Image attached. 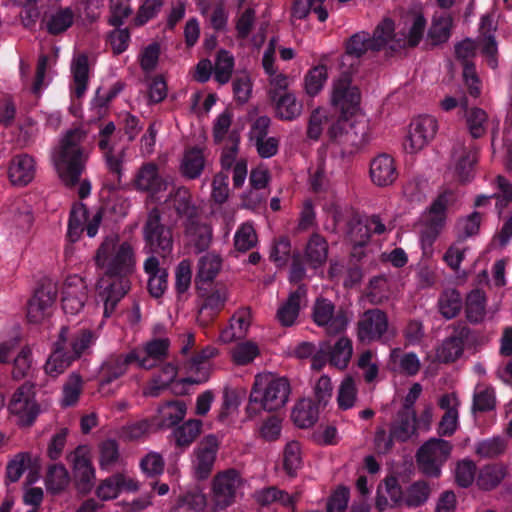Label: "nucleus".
Wrapping results in <instances>:
<instances>
[{"mask_svg":"<svg viewBox=\"0 0 512 512\" xmlns=\"http://www.w3.org/2000/svg\"><path fill=\"white\" fill-rule=\"evenodd\" d=\"M135 253L129 242L119 243V236L111 234L104 238L98 247V268L104 269L111 279L107 286L98 280L99 293L104 301L103 317L109 318L119 301L127 294L130 286L127 277L134 272Z\"/></svg>","mask_w":512,"mask_h":512,"instance_id":"nucleus-1","label":"nucleus"},{"mask_svg":"<svg viewBox=\"0 0 512 512\" xmlns=\"http://www.w3.org/2000/svg\"><path fill=\"white\" fill-rule=\"evenodd\" d=\"M170 339L153 337L141 350L134 349L128 354L110 356L98 369V394L108 396L120 387L118 379L124 375L132 363L145 370L155 368L169 356Z\"/></svg>","mask_w":512,"mask_h":512,"instance_id":"nucleus-2","label":"nucleus"},{"mask_svg":"<svg viewBox=\"0 0 512 512\" xmlns=\"http://www.w3.org/2000/svg\"><path fill=\"white\" fill-rule=\"evenodd\" d=\"M290 394V383L285 377L272 373L257 374L250 391L246 406L248 418L262 411L273 412L285 406Z\"/></svg>","mask_w":512,"mask_h":512,"instance_id":"nucleus-3","label":"nucleus"},{"mask_svg":"<svg viewBox=\"0 0 512 512\" xmlns=\"http://www.w3.org/2000/svg\"><path fill=\"white\" fill-rule=\"evenodd\" d=\"M394 22L386 18L375 28L373 35L368 32H358L353 34L345 44V54L341 56L340 69L349 68V64L353 63L354 72L358 68V60L368 51H380L390 41L393 40Z\"/></svg>","mask_w":512,"mask_h":512,"instance_id":"nucleus-4","label":"nucleus"},{"mask_svg":"<svg viewBox=\"0 0 512 512\" xmlns=\"http://www.w3.org/2000/svg\"><path fill=\"white\" fill-rule=\"evenodd\" d=\"M85 133L80 129L69 131L53 154L59 178L66 186H73L83 169L84 154L80 147Z\"/></svg>","mask_w":512,"mask_h":512,"instance_id":"nucleus-5","label":"nucleus"},{"mask_svg":"<svg viewBox=\"0 0 512 512\" xmlns=\"http://www.w3.org/2000/svg\"><path fill=\"white\" fill-rule=\"evenodd\" d=\"M353 66L350 63L349 68L340 69L339 76L332 83L331 104L344 115H355L360 108L361 91L353 84Z\"/></svg>","mask_w":512,"mask_h":512,"instance_id":"nucleus-6","label":"nucleus"},{"mask_svg":"<svg viewBox=\"0 0 512 512\" xmlns=\"http://www.w3.org/2000/svg\"><path fill=\"white\" fill-rule=\"evenodd\" d=\"M143 238L145 248L149 252L163 258L171 255L174 244L173 230L172 227L162 222L160 211L157 208H153L148 213L143 226Z\"/></svg>","mask_w":512,"mask_h":512,"instance_id":"nucleus-7","label":"nucleus"},{"mask_svg":"<svg viewBox=\"0 0 512 512\" xmlns=\"http://www.w3.org/2000/svg\"><path fill=\"white\" fill-rule=\"evenodd\" d=\"M8 410L19 426H31L40 414L32 384L24 383L12 395Z\"/></svg>","mask_w":512,"mask_h":512,"instance_id":"nucleus-8","label":"nucleus"},{"mask_svg":"<svg viewBox=\"0 0 512 512\" xmlns=\"http://www.w3.org/2000/svg\"><path fill=\"white\" fill-rule=\"evenodd\" d=\"M312 319L318 327L324 328L328 335H338L346 330L348 317L342 308L324 297H318L312 308Z\"/></svg>","mask_w":512,"mask_h":512,"instance_id":"nucleus-9","label":"nucleus"},{"mask_svg":"<svg viewBox=\"0 0 512 512\" xmlns=\"http://www.w3.org/2000/svg\"><path fill=\"white\" fill-rule=\"evenodd\" d=\"M448 441L432 438L425 442L417 451L416 461L422 472L431 477L440 475V466L451 452Z\"/></svg>","mask_w":512,"mask_h":512,"instance_id":"nucleus-10","label":"nucleus"},{"mask_svg":"<svg viewBox=\"0 0 512 512\" xmlns=\"http://www.w3.org/2000/svg\"><path fill=\"white\" fill-rule=\"evenodd\" d=\"M197 290L201 299L197 321L200 325L208 326L224 308L227 301V289L218 285L206 288L203 284H198Z\"/></svg>","mask_w":512,"mask_h":512,"instance_id":"nucleus-11","label":"nucleus"},{"mask_svg":"<svg viewBox=\"0 0 512 512\" xmlns=\"http://www.w3.org/2000/svg\"><path fill=\"white\" fill-rule=\"evenodd\" d=\"M220 442L216 435L204 436L194 449L192 461L193 475L196 480L203 481L210 477Z\"/></svg>","mask_w":512,"mask_h":512,"instance_id":"nucleus-12","label":"nucleus"},{"mask_svg":"<svg viewBox=\"0 0 512 512\" xmlns=\"http://www.w3.org/2000/svg\"><path fill=\"white\" fill-rule=\"evenodd\" d=\"M115 131L116 126L114 122H104L98 116V148L104 151L106 168L119 184L121 182L124 150L118 153L113 151L111 137Z\"/></svg>","mask_w":512,"mask_h":512,"instance_id":"nucleus-13","label":"nucleus"},{"mask_svg":"<svg viewBox=\"0 0 512 512\" xmlns=\"http://www.w3.org/2000/svg\"><path fill=\"white\" fill-rule=\"evenodd\" d=\"M67 458L72 465L79 492L83 494L90 492L93 488L94 478L92 448L87 445H79Z\"/></svg>","mask_w":512,"mask_h":512,"instance_id":"nucleus-14","label":"nucleus"},{"mask_svg":"<svg viewBox=\"0 0 512 512\" xmlns=\"http://www.w3.org/2000/svg\"><path fill=\"white\" fill-rule=\"evenodd\" d=\"M386 491L395 505L401 503L407 507L416 508L423 505L430 493L429 486L424 481H417L411 484L403 493L396 478L391 477L385 480Z\"/></svg>","mask_w":512,"mask_h":512,"instance_id":"nucleus-15","label":"nucleus"},{"mask_svg":"<svg viewBox=\"0 0 512 512\" xmlns=\"http://www.w3.org/2000/svg\"><path fill=\"white\" fill-rule=\"evenodd\" d=\"M241 482L239 473L229 469L218 473L212 481V498L215 510H224L235 502L236 489Z\"/></svg>","mask_w":512,"mask_h":512,"instance_id":"nucleus-16","label":"nucleus"},{"mask_svg":"<svg viewBox=\"0 0 512 512\" xmlns=\"http://www.w3.org/2000/svg\"><path fill=\"white\" fill-rule=\"evenodd\" d=\"M389 321L387 314L379 308L366 310L357 323V335L362 342L381 340L387 333Z\"/></svg>","mask_w":512,"mask_h":512,"instance_id":"nucleus-17","label":"nucleus"},{"mask_svg":"<svg viewBox=\"0 0 512 512\" xmlns=\"http://www.w3.org/2000/svg\"><path fill=\"white\" fill-rule=\"evenodd\" d=\"M438 130L437 120L430 115H422L414 119L410 124L408 136L404 147L410 153L424 148L436 135Z\"/></svg>","mask_w":512,"mask_h":512,"instance_id":"nucleus-18","label":"nucleus"},{"mask_svg":"<svg viewBox=\"0 0 512 512\" xmlns=\"http://www.w3.org/2000/svg\"><path fill=\"white\" fill-rule=\"evenodd\" d=\"M56 300V289L52 285L38 288L28 302L27 319L30 323L39 324L45 321L53 311Z\"/></svg>","mask_w":512,"mask_h":512,"instance_id":"nucleus-19","label":"nucleus"},{"mask_svg":"<svg viewBox=\"0 0 512 512\" xmlns=\"http://www.w3.org/2000/svg\"><path fill=\"white\" fill-rule=\"evenodd\" d=\"M85 230L91 238L96 235V212L90 211L83 203H77L70 212L67 231L69 241L76 242Z\"/></svg>","mask_w":512,"mask_h":512,"instance_id":"nucleus-20","label":"nucleus"},{"mask_svg":"<svg viewBox=\"0 0 512 512\" xmlns=\"http://www.w3.org/2000/svg\"><path fill=\"white\" fill-rule=\"evenodd\" d=\"M307 293L306 285L300 284L279 305L276 312V320L282 327H292L297 323L301 308L307 304Z\"/></svg>","mask_w":512,"mask_h":512,"instance_id":"nucleus-21","label":"nucleus"},{"mask_svg":"<svg viewBox=\"0 0 512 512\" xmlns=\"http://www.w3.org/2000/svg\"><path fill=\"white\" fill-rule=\"evenodd\" d=\"M87 287L84 280L77 276H69L63 287L62 309L67 315H76L84 307L87 299Z\"/></svg>","mask_w":512,"mask_h":512,"instance_id":"nucleus-22","label":"nucleus"},{"mask_svg":"<svg viewBox=\"0 0 512 512\" xmlns=\"http://www.w3.org/2000/svg\"><path fill=\"white\" fill-rule=\"evenodd\" d=\"M369 176L377 187L391 186L399 176L395 159L387 153L378 154L370 161Z\"/></svg>","mask_w":512,"mask_h":512,"instance_id":"nucleus-23","label":"nucleus"},{"mask_svg":"<svg viewBox=\"0 0 512 512\" xmlns=\"http://www.w3.org/2000/svg\"><path fill=\"white\" fill-rule=\"evenodd\" d=\"M470 334V329L466 326H457L453 333L443 340L438 347L436 355L440 362L451 363L456 361L464 351V344Z\"/></svg>","mask_w":512,"mask_h":512,"instance_id":"nucleus-24","label":"nucleus"},{"mask_svg":"<svg viewBox=\"0 0 512 512\" xmlns=\"http://www.w3.org/2000/svg\"><path fill=\"white\" fill-rule=\"evenodd\" d=\"M269 97L274 104L275 116L282 121L297 119L303 110V103L292 92L279 93L269 91Z\"/></svg>","mask_w":512,"mask_h":512,"instance_id":"nucleus-25","label":"nucleus"},{"mask_svg":"<svg viewBox=\"0 0 512 512\" xmlns=\"http://www.w3.org/2000/svg\"><path fill=\"white\" fill-rule=\"evenodd\" d=\"M67 341V327H62L53 351L44 366L45 372L52 377H57L63 373L73 362L65 351Z\"/></svg>","mask_w":512,"mask_h":512,"instance_id":"nucleus-26","label":"nucleus"},{"mask_svg":"<svg viewBox=\"0 0 512 512\" xmlns=\"http://www.w3.org/2000/svg\"><path fill=\"white\" fill-rule=\"evenodd\" d=\"M184 233L187 245L193 248L196 254L205 252L212 242L213 230L206 223H201L197 219L185 221Z\"/></svg>","mask_w":512,"mask_h":512,"instance_id":"nucleus-27","label":"nucleus"},{"mask_svg":"<svg viewBox=\"0 0 512 512\" xmlns=\"http://www.w3.org/2000/svg\"><path fill=\"white\" fill-rule=\"evenodd\" d=\"M135 188L155 196L166 190L167 182L159 175L158 167L153 162L145 163L138 170L134 179Z\"/></svg>","mask_w":512,"mask_h":512,"instance_id":"nucleus-28","label":"nucleus"},{"mask_svg":"<svg viewBox=\"0 0 512 512\" xmlns=\"http://www.w3.org/2000/svg\"><path fill=\"white\" fill-rule=\"evenodd\" d=\"M8 176L13 185H27L35 176L34 159L27 154L15 156L10 162Z\"/></svg>","mask_w":512,"mask_h":512,"instance_id":"nucleus-29","label":"nucleus"},{"mask_svg":"<svg viewBox=\"0 0 512 512\" xmlns=\"http://www.w3.org/2000/svg\"><path fill=\"white\" fill-rule=\"evenodd\" d=\"M186 404L180 400H171L163 403L158 409L155 425L159 429H169L177 426L185 417Z\"/></svg>","mask_w":512,"mask_h":512,"instance_id":"nucleus-30","label":"nucleus"},{"mask_svg":"<svg viewBox=\"0 0 512 512\" xmlns=\"http://www.w3.org/2000/svg\"><path fill=\"white\" fill-rule=\"evenodd\" d=\"M455 194L452 190H445L432 202L429 209V219L426 226L440 233L445 225L447 207L455 202Z\"/></svg>","mask_w":512,"mask_h":512,"instance_id":"nucleus-31","label":"nucleus"},{"mask_svg":"<svg viewBox=\"0 0 512 512\" xmlns=\"http://www.w3.org/2000/svg\"><path fill=\"white\" fill-rule=\"evenodd\" d=\"M319 405L316 401L310 398H303L299 400L291 414V418L296 426L299 428H309L313 426L319 417Z\"/></svg>","mask_w":512,"mask_h":512,"instance_id":"nucleus-32","label":"nucleus"},{"mask_svg":"<svg viewBox=\"0 0 512 512\" xmlns=\"http://www.w3.org/2000/svg\"><path fill=\"white\" fill-rule=\"evenodd\" d=\"M417 415L398 411L396 418L390 424V432L397 442H406L417 431Z\"/></svg>","mask_w":512,"mask_h":512,"instance_id":"nucleus-33","label":"nucleus"},{"mask_svg":"<svg viewBox=\"0 0 512 512\" xmlns=\"http://www.w3.org/2000/svg\"><path fill=\"white\" fill-rule=\"evenodd\" d=\"M506 475L507 469L503 464H488L478 471L476 484L481 490L490 491L495 489Z\"/></svg>","mask_w":512,"mask_h":512,"instance_id":"nucleus-34","label":"nucleus"},{"mask_svg":"<svg viewBox=\"0 0 512 512\" xmlns=\"http://www.w3.org/2000/svg\"><path fill=\"white\" fill-rule=\"evenodd\" d=\"M178 368L172 362L165 363L159 373L155 375L150 384L145 388L144 394L150 397H158L167 389L177 377Z\"/></svg>","mask_w":512,"mask_h":512,"instance_id":"nucleus-35","label":"nucleus"},{"mask_svg":"<svg viewBox=\"0 0 512 512\" xmlns=\"http://www.w3.org/2000/svg\"><path fill=\"white\" fill-rule=\"evenodd\" d=\"M169 200L179 217H185L186 221L197 219V208L192 203L190 191L185 187H179L170 193Z\"/></svg>","mask_w":512,"mask_h":512,"instance_id":"nucleus-36","label":"nucleus"},{"mask_svg":"<svg viewBox=\"0 0 512 512\" xmlns=\"http://www.w3.org/2000/svg\"><path fill=\"white\" fill-rule=\"evenodd\" d=\"M205 167L203 149L200 147L188 148L181 163V173L188 179H197Z\"/></svg>","mask_w":512,"mask_h":512,"instance_id":"nucleus-37","label":"nucleus"},{"mask_svg":"<svg viewBox=\"0 0 512 512\" xmlns=\"http://www.w3.org/2000/svg\"><path fill=\"white\" fill-rule=\"evenodd\" d=\"M496 182L498 192L491 196L478 195L474 202L475 207L485 206L490 201V199L495 198L496 208L499 210V213H501L502 209L507 207L512 202V184L509 182V180L503 176H498Z\"/></svg>","mask_w":512,"mask_h":512,"instance_id":"nucleus-38","label":"nucleus"},{"mask_svg":"<svg viewBox=\"0 0 512 512\" xmlns=\"http://www.w3.org/2000/svg\"><path fill=\"white\" fill-rule=\"evenodd\" d=\"M221 263L222 261L220 256L216 254L207 253L206 255L202 256L198 261L196 285H213L212 282L214 278L217 276L218 272L220 271Z\"/></svg>","mask_w":512,"mask_h":512,"instance_id":"nucleus-39","label":"nucleus"},{"mask_svg":"<svg viewBox=\"0 0 512 512\" xmlns=\"http://www.w3.org/2000/svg\"><path fill=\"white\" fill-rule=\"evenodd\" d=\"M329 354V363L339 369L347 367L352 356V341L347 337H340L333 346L325 342Z\"/></svg>","mask_w":512,"mask_h":512,"instance_id":"nucleus-40","label":"nucleus"},{"mask_svg":"<svg viewBox=\"0 0 512 512\" xmlns=\"http://www.w3.org/2000/svg\"><path fill=\"white\" fill-rule=\"evenodd\" d=\"M202 425L201 420L190 419L174 428L173 437L176 446L181 449L188 448L201 433Z\"/></svg>","mask_w":512,"mask_h":512,"instance_id":"nucleus-41","label":"nucleus"},{"mask_svg":"<svg viewBox=\"0 0 512 512\" xmlns=\"http://www.w3.org/2000/svg\"><path fill=\"white\" fill-rule=\"evenodd\" d=\"M327 255L328 244L325 238L317 233L312 234L305 249L306 261L317 268L326 261Z\"/></svg>","mask_w":512,"mask_h":512,"instance_id":"nucleus-42","label":"nucleus"},{"mask_svg":"<svg viewBox=\"0 0 512 512\" xmlns=\"http://www.w3.org/2000/svg\"><path fill=\"white\" fill-rule=\"evenodd\" d=\"M71 72L74 82V94L76 97L80 98L87 89L89 79L88 59L84 54L74 57L71 64Z\"/></svg>","mask_w":512,"mask_h":512,"instance_id":"nucleus-43","label":"nucleus"},{"mask_svg":"<svg viewBox=\"0 0 512 512\" xmlns=\"http://www.w3.org/2000/svg\"><path fill=\"white\" fill-rule=\"evenodd\" d=\"M462 298L455 289L445 290L438 299L440 314L447 320L455 318L462 309Z\"/></svg>","mask_w":512,"mask_h":512,"instance_id":"nucleus-44","label":"nucleus"},{"mask_svg":"<svg viewBox=\"0 0 512 512\" xmlns=\"http://www.w3.org/2000/svg\"><path fill=\"white\" fill-rule=\"evenodd\" d=\"M217 353H218V351L214 347H206V348L202 349L200 352L196 353L192 357L191 368H195L196 371L201 375L198 377H193V376L187 377L186 379H184V382L189 383V384H199V383L207 381L208 370L205 366L206 362H207V360L215 357L217 355Z\"/></svg>","mask_w":512,"mask_h":512,"instance_id":"nucleus-45","label":"nucleus"},{"mask_svg":"<svg viewBox=\"0 0 512 512\" xmlns=\"http://www.w3.org/2000/svg\"><path fill=\"white\" fill-rule=\"evenodd\" d=\"M426 20L422 15H417L409 29L408 35L403 39H398L390 45L392 51L406 47H416L424 34Z\"/></svg>","mask_w":512,"mask_h":512,"instance_id":"nucleus-46","label":"nucleus"},{"mask_svg":"<svg viewBox=\"0 0 512 512\" xmlns=\"http://www.w3.org/2000/svg\"><path fill=\"white\" fill-rule=\"evenodd\" d=\"M327 78L328 73L325 65L319 64L310 68L304 77L305 92L314 97L323 89Z\"/></svg>","mask_w":512,"mask_h":512,"instance_id":"nucleus-47","label":"nucleus"},{"mask_svg":"<svg viewBox=\"0 0 512 512\" xmlns=\"http://www.w3.org/2000/svg\"><path fill=\"white\" fill-rule=\"evenodd\" d=\"M453 19L448 13L434 18L429 29V37L433 44L439 45L448 41L451 35Z\"/></svg>","mask_w":512,"mask_h":512,"instance_id":"nucleus-48","label":"nucleus"},{"mask_svg":"<svg viewBox=\"0 0 512 512\" xmlns=\"http://www.w3.org/2000/svg\"><path fill=\"white\" fill-rule=\"evenodd\" d=\"M234 69V57L225 49H220L216 55L214 78L223 85L229 82Z\"/></svg>","mask_w":512,"mask_h":512,"instance_id":"nucleus-49","label":"nucleus"},{"mask_svg":"<svg viewBox=\"0 0 512 512\" xmlns=\"http://www.w3.org/2000/svg\"><path fill=\"white\" fill-rule=\"evenodd\" d=\"M369 141V126L365 121H351L345 133L343 144H348L356 149Z\"/></svg>","mask_w":512,"mask_h":512,"instance_id":"nucleus-50","label":"nucleus"},{"mask_svg":"<svg viewBox=\"0 0 512 512\" xmlns=\"http://www.w3.org/2000/svg\"><path fill=\"white\" fill-rule=\"evenodd\" d=\"M477 160V149H463V153L455 165V174L460 182H467L472 178L473 169Z\"/></svg>","mask_w":512,"mask_h":512,"instance_id":"nucleus-51","label":"nucleus"},{"mask_svg":"<svg viewBox=\"0 0 512 512\" xmlns=\"http://www.w3.org/2000/svg\"><path fill=\"white\" fill-rule=\"evenodd\" d=\"M74 21V13L71 8H61L52 13L47 20V30L51 34H60L66 31Z\"/></svg>","mask_w":512,"mask_h":512,"instance_id":"nucleus-52","label":"nucleus"},{"mask_svg":"<svg viewBox=\"0 0 512 512\" xmlns=\"http://www.w3.org/2000/svg\"><path fill=\"white\" fill-rule=\"evenodd\" d=\"M240 135L237 131L233 130L228 135V143L223 148L220 163L222 171L228 173V171L234 167L239 150Z\"/></svg>","mask_w":512,"mask_h":512,"instance_id":"nucleus-53","label":"nucleus"},{"mask_svg":"<svg viewBox=\"0 0 512 512\" xmlns=\"http://www.w3.org/2000/svg\"><path fill=\"white\" fill-rule=\"evenodd\" d=\"M99 465L102 470L110 471L119 461V445L116 440L108 439L99 447Z\"/></svg>","mask_w":512,"mask_h":512,"instance_id":"nucleus-54","label":"nucleus"},{"mask_svg":"<svg viewBox=\"0 0 512 512\" xmlns=\"http://www.w3.org/2000/svg\"><path fill=\"white\" fill-rule=\"evenodd\" d=\"M302 459L300 455V445L293 441L286 445L283 453V468L290 476H296L297 470L301 468Z\"/></svg>","mask_w":512,"mask_h":512,"instance_id":"nucleus-55","label":"nucleus"},{"mask_svg":"<svg viewBox=\"0 0 512 512\" xmlns=\"http://www.w3.org/2000/svg\"><path fill=\"white\" fill-rule=\"evenodd\" d=\"M69 483V474L62 464L52 465L47 473V489L56 493L62 491Z\"/></svg>","mask_w":512,"mask_h":512,"instance_id":"nucleus-56","label":"nucleus"},{"mask_svg":"<svg viewBox=\"0 0 512 512\" xmlns=\"http://www.w3.org/2000/svg\"><path fill=\"white\" fill-rule=\"evenodd\" d=\"M123 474L115 473L98 484V498L111 500L116 498L122 490Z\"/></svg>","mask_w":512,"mask_h":512,"instance_id":"nucleus-57","label":"nucleus"},{"mask_svg":"<svg viewBox=\"0 0 512 512\" xmlns=\"http://www.w3.org/2000/svg\"><path fill=\"white\" fill-rule=\"evenodd\" d=\"M507 443L503 437L485 439L477 444L476 453L484 458H494L504 453Z\"/></svg>","mask_w":512,"mask_h":512,"instance_id":"nucleus-58","label":"nucleus"},{"mask_svg":"<svg viewBox=\"0 0 512 512\" xmlns=\"http://www.w3.org/2000/svg\"><path fill=\"white\" fill-rule=\"evenodd\" d=\"M257 243V235L252 225L242 224L234 235V246L240 252L252 249Z\"/></svg>","mask_w":512,"mask_h":512,"instance_id":"nucleus-59","label":"nucleus"},{"mask_svg":"<svg viewBox=\"0 0 512 512\" xmlns=\"http://www.w3.org/2000/svg\"><path fill=\"white\" fill-rule=\"evenodd\" d=\"M249 322L245 314H235L230 319L229 327L221 332L224 341H232L245 336Z\"/></svg>","mask_w":512,"mask_h":512,"instance_id":"nucleus-60","label":"nucleus"},{"mask_svg":"<svg viewBox=\"0 0 512 512\" xmlns=\"http://www.w3.org/2000/svg\"><path fill=\"white\" fill-rule=\"evenodd\" d=\"M206 502L205 494L199 488H194L181 494L177 505L179 508L187 507L190 510L201 511L205 508Z\"/></svg>","mask_w":512,"mask_h":512,"instance_id":"nucleus-61","label":"nucleus"},{"mask_svg":"<svg viewBox=\"0 0 512 512\" xmlns=\"http://www.w3.org/2000/svg\"><path fill=\"white\" fill-rule=\"evenodd\" d=\"M291 256V242L288 237L281 236L275 240L270 252V260L277 267H283L287 264Z\"/></svg>","mask_w":512,"mask_h":512,"instance_id":"nucleus-62","label":"nucleus"},{"mask_svg":"<svg viewBox=\"0 0 512 512\" xmlns=\"http://www.w3.org/2000/svg\"><path fill=\"white\" fill-rule=\"evenodd\" d=\"M486 121L487 114L481 108H473L467 113V125L473 138L477 139L484 135Z\"/></svg>","mask_w":512,"mask_h":512,"instance_id":"nucleus-63","label":"nucleus"},{"mask_svg":"<svg viewBox=\"0 0 512 512\" xmlns=\"http://www.w3.org/2000/svg\"><path fill=\"white\" fill-rule=\"evenodd\" d=\"M140 468L147 477H157L164 471V460L159 453L150 452L140 461Z\"/></svg>","mask_w":512,"mask_h":512,"instance_id":"nucleus-64","label":"nucleus"}]
</instances>
